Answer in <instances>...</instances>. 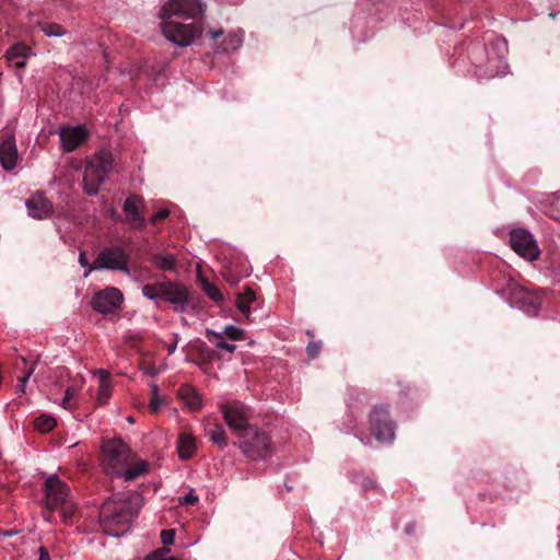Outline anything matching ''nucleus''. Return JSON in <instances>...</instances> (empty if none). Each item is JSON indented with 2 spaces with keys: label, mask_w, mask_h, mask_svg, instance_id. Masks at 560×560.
<instances>
[{
  "label": "nucleus",
  "mask_w": 560,
  "mask_h": 560,
  "mask_svg": "<svg viewBox=\"0 0 560 560\" xmlns=\"http://www.w3.org/2000/svg\"><path fill=\"white\" fill-rule=\"evenodd\" d=\"M127 420H128L129 422H133V419H132L131 417H128V418H127Z\"/></svg>",
  "instance_id": "nucleus-47"
},
{
  "label": "nucleus",
  "mask_w": 560,
  "mask_h": 560,
  "mask_svg": "<svg viewBox=\"0 0 560 560\" xmlns=\"http://www.w3.org/2000/svg\"><path fill=\"white\" fill-rule=\"evenodd\" d=\"M34 371H35V363L26 371L25 375L20 378L19 387H20L21 393L25 392L26 383H27L28 378L33 375Z\"/></svg>",
  "instance_id": "nucleus-37"
},
{
  "label": "nucleus",
  "mask_w": 560,
  "mask_h": 560,
  "mask_svg": "<svg viewBox=\"0 0 560 560\" xmlns=\"http://www.w3.org/2000/svg\"><path fill=\"white\" fill-rule=\"evenodd\" d=\"M142 505L136 492L117 493L106 500L100 510V524L109 536L118 537L129 530Z\"/></svg>",
  "instance_id": "nucleus-2"
},
{
  "label": "nucleus",
  "mask_w": 560,
  "mask_h": 560,
  "mask_svg": "<svg viewBox=\"0 0 560 560\" xmlns=\"http://www.w3.org/2000/svg\"><path fill=\"white\" fill-rule=\"evenodd\" d=\"M124 301V295L117 288H106L97 292L92 299V307L98 313L109 314L118 310Z\"/></svg>",
  "instance_id": "nucleus-10"
},
{
  "label": "nucleus",
  "mask_w": 560,
  "mask_h": 560,
  "mask_svg": "<svg viewBox=\"0 0 560 560\" xmlns=\"http://www.w3.org/2000/svg\"><path fill=\"white\" fill-rule=\"evenodd\" d=\"M198 501V497L195 494L194 489H191L186 495L179 498V503L182 504H194Z\"/></svg>",
  "instance_id": "nucleus-39"
},
{
  "label": "nucleus",
  "mask_w": 560,
  "mask_h": 560,
  "mask_svg": "<svg viewBox=\"0 0 560 560\" xmlns=\"http://www.w3.org/2000/svg\"><path fill=\"white\" fill-rule=\"evenodd\" d=\"M177 451L180 458H189L196 451L195 438L186 432H183L178 436Z\"/></svg>",
  "instance_id": "nucleus-21"
},
{
  "label": "nucleus",
  "mask_w": 560,
  "mask_h": 560,
  "mask_svg": "<svg viewBox=\"0 0 560 560\" xmlns=\"http://www.w3.org/2000/svg\"><path fill=\"white\" fill-rule=\"evenodd\" d=\"M37 560H51L48 550L44 546H40L38 548V559Z\"/></svg>",
  "instance_id": "nucleus-42"
},
{
  "label": "nucleus",
  "mask_w": 560,
  "mask_h": 560,
  "mask_svg": "<svg viewBox=\"0 0 560 560\" xmlns=\"http://www.w3.org/2000/svg\"><path fill=\"white\" fill-rule=\"evenodd\" d=\"M98 377L97 402L104 405L108 401L112 395V382L108 372L98 370L95 372Z\"/></svg>",
  "instance_id": "nucleus-19"
},
{
  "label": "nucleus",
  "mask_w": 560,
  "mask_h": 560,
  "mask_svg": "<svg viewBox=\"0 0 560 560\" xmlns=\"http://www.w3.org/2000/svg\"><path fill=\"white\" fill-rule=\"evenodd\" d=\"M242 37L237 34L229 35L226 38L228 47L225 49H236L242 45Z\"/></svg>",
  "instance_id": "nucleus-34"
},
{
  "label": "nucleus",
  "mask_w": 560,
  "mask_h": 560,
  "mask_svg": "<svg viewBox=\"0 0 560 560\" xmlns=\"http://www.w3.org/2000/svg\"><path fill=\"white\" fill-rule=\"evenodd\" d=\"M120 270L126 275H130L128 268V255L118 247L103 249L94 262L84 272V278L89 277L93 270Z\"/></svg>",
  "instance_id": "nucleus-6"
},
{
  "label": "nucleus",
  "mask_w": 560,
  "mask_h": 560,
  "mask_svg": "<svg viewBox=\"0 0 560 560\" xmlns=\"http://www.w3.org/2000/svg\"><path fill=\"white\" fill-rule=\"evenodd\" d=\"M43 33L48 37H60L66 34L63 27L57 23H49L42 26Z\"/></svg>",
  "instance_id": "nucleus-30"
},
{
  "label": "nucleus",
  "mask_w": 560,
  "mask_h": 560,
  "mask_svg": "<svg viewBox=\"0 0 560 560\" xmlns=\"http://www.w3.org/2000/svg\"><path fill=\"white\" fill-rule=\"evenodd\" d=\"M151 261L162 271L175 272L177 270L176 258L171 253L154 254L152 255Z\"/></svg>",
  "instance_id": "nucleus-20"
},
{
  "label": "nucleus",
  "mask_w": 560,
  "mask_h": 560,
  "mask_svg": "<svg viewBox=\"0 0 560 560\" xmlns=\"http://www.w3.org/2000/svg\"><path fill=\"white\" fill-rule=\"evenodd\" d=\"M56 424V418L47 413H42L34 420V428L40 433H47L51 431Z\"/></svg>",
  "instance_id": "nucleus-25"
},
{
  "label": "nucleus",
  "mask_w": 560,
  "mask_h": 560,
  "mask_svg": "<svg viewBox=\"0 0 560 560\" xmlns=\"http://www.w3.org/2000/svg\"><path fill=\"white\" fill-rule=\"evenodd\" d=\"M371 430L380 442H392L395 438V427L388 419L385 409L374 408L370 416Z\"/></svg>",
  "instance_id": "nucleus-9"
},
{
  "label": "nucleus",
  "mask_w": 560,
  "mask_h": 560,
  "mask_svg": "<svg viewBox=\"0 0 560 560\" xmlns=\"http://www.w3.org/2000/svg\"><path fill=\"white\" fill-rule=\"evenodd\" d=\"M209 439L212 443L219 445L221 448L228 445L226 434L221 425H215L208 431Z\"/></svg>",
  "instance_id": "nucleus-27"
},
{
  "label": "nucleus",
  "mask_w": 560,
  "mask_h": 560,
  "mask_svg": "<svg viewBox=\"0 0 560 560\" xmlns=\"http://www.w3.org/2000/svg\"><path fill=\"white\" fill-rule=\"evenodd\" d=\"M178 397L189 411H198L202 407L200 395L190 385H183L178 389Z\"/></svg>",
  "instance_id": "nucleus-17"
},
{
  "label": "nucleus",
  "mask_w": 560,
  "mask_h": 560,
  "mask_svg": "<svg viewBox=\"0 0 560 560\" xmlns=\"http://www.w3.org/2000/svg\"><path fill=\"white\" fill-rule=\"evenodd\" d=\"M175 345L170 347V352H173L175 350Z\"/></svg>",
  "instance_id": "nucleus-46"
},
{
  "label": "nucleus",
  "mask_w": 560,
  "mask_h": 560,
  "mask_svg": "<svg viewBox=\"0 0 560 560\" xmlns=\"http://www.w3.org/2000/svg\"><path fill=\"white\" fill-rule=\"evenodd\" d=\"M320 352V343L310 342L307 346V353L311 358H316Z\"/></svg>",
  "instance_id": "nucleus-40"
},
{
  "label": "nucleus",
  "mask_w": 560,
  "mask_h": 560,
  "mask_svg": "<svg viewBox=\"0 0 560 560\" xmlns=\"http://www.w3.org/2000/svg\"><path fill=\"white\" fill-rule=\"evenodd\" d=\"M31 48L26 46L23 43H16L12 45L7 51H5V59L9 62H14L16 68H25L26 66V58L30 56Z\"/></svg>",
  "instance_id": "nucleus-16"
},
{
  "label": "nucleus",
  "mask_w": 560,
  "mask_h": 560,
  "mask_svg": "<svg viewBox=\"0 0 560 560\" xmlns=\"http://www.w3.org/2000/svg\"><path fill=\"white\" fill-rule=\"evenodd\" d=\"M79 262L82 267H90L91 265H89V260L85 256V253L84 252H81L80 255H79Z\"/></svg>",
  "instance_id": "nucleus-43"
},
{
  "label": "nucleus",
  "mask_w": 560,
  "mask_h": 560,
  "mask_svg": "<svg viewBox=\"0 0 560 560\" xmlns=\"http://www.w3.org/2000/svg\"><path fill=\"white\" fill-rule=\"evenodd\" d=\"M148 470V463L145 460H139L133 463V457L129 462V465L126 466L124 472L120 477L125 480H133L140 476H143Z\"/></svg>",
  "instance_id": "nucleus-22"
},
{
  "label": "nucleus",
  "mask_w": 560,
  "mask_h": 560,
  "mask_svg": "<svg viewBox=\"0 0 560 560\" xmlns=\"http://www.w3.org/2000/svg\"><path fill=\"white\" fill-rule=\"evenodd\" d=\"M175 538V529H164L161 532V540L164 545H172Z\"/></svg>",
  "instance_id": "nucleus-36"
},
{
  "label": "nucleus",
  "mask_w": 560,
  "mask_h": 560,
  "mask_svg": "<svg viewBox=\"0 0 560 560\" xmlns=\"http://www.w3.org/2000/svg\"><path fill=\"white\" fill-rule=\"evenodd\" d=\"M224 420L230 429L235 432L238 436L244 431L253 429L254 427L248 424L249 409L241 402L224 404L221 407Z\"/></svg>",
  "instance_id": "nucleus-7"
},
{
  "label": "nucleus",
  "mask_w": 560,
  "mask_h": 560,
  "mask_svg": "<svg viewBox=\"0 0 560 560\" xmlns=\"http://www.w3.org/2000/svg\"><path fill=\"white\" fill-rule=\"evenodd\" d=\"M25 206L28 214L38 220L47 219L54 212L52 203L40 192L27 199Z\"/></svg>",
  "instance_id": "nucleus-14"
},
{
  "label": "nucleus",
  "mask_w": 560,
  "mask_h": 560,
  "mask_svg": "<svg viewBox=\"0 0 560 560\" xmlns=\"http://www.w3.org/2000/svg\"><path fill=\"white\" fill-rule=\"evenodd\" d=\"M162 287V300L171 303L175 311L184 312L189 303L187 287L173 281H164Z\"/></svg>",
  "instance_id": "nucleus-12"
},
{
  "label": "nucleus",
  "mask_w": 560,
  "mask_h": 560,
  "mask_svg": "<svg viewBox=\"0 0 560 560\" xmlns=\"http://www.w3.org/2000/svg\"><path fill=\"white\" fill-rule=\"evenodd\" d=\"M141 203V198L133 196L127 198L124 202V212L126 213L128 221L137 223V226L144 228V218L139 212L138 206Z\"/></svg>",
  "instance_id": "nucleus-18"
},
{
  "label": "nucleus",
  "mask_w": 560,
  "mask_h": 560,
  "mask_svg": "<svg viewBox=\"0 0 560 560\" xmlns=\"http://www.w3.org/2000/svg\"><path fill=\"white\" fill-rule=\"evenodd\" d=\"M18 150L13 136H8L0 144V163L7 171L16 166Z\"/></svg>",
  "instance_id": "nucleus-15"
},
{
  "label": "nucleus",
  "mask_w": 560,
  "mask_h": 560,
  "mask_svg": "<svg viewBox=\"0 0 560 560\" xmlns=\"http://www.w3.org/2000/svg\"><path fill=\"white\" fill-rule=\"evenodd\" d=\"M12 535H14V533H13V532H5V533H4V536H12Z\"/></svg>",
  "instance_id": "nucleus-45"
},
{
  "label": "nucleus",
  "mask_w": 560,
  "mask_h": 560,
  "mask_svg": "<svg viewBox=\"0 0 560 560\" xmlns=\"http://www.w3.org/2000/svg\"><path fill=\"white\" fill-rule=\"evenodd\" d=\"M256 300L255 293L252 289H246L243 293L238 294L236 300L237 310L247 318L250 313V304Z\"/></svg>",
  "instance_id": "nucleus-24"
},
{
  "label": "nucleus",
  "mask_w": 560,
  "mask_h": 560,
  "mask_svg": "<svg viewBox=\"0 0 560 560\" xmlns=\"http://www.w3.org/2000/svg\"><path fill=\"white\" fill-rule=\"evenodd\" d=\"M59 509H60L61 517L65 523H68L69 521L72 520L74 512H75V506L70 499L68 501H66L65 503L60 504Z\"/></svg>",
  "instance_id": "nucleus-31"
},
{
  "label": "nucleus",
  "mask_w": 560,
  "mask_h": 560,
  "mask_svg": "<svg viewBox=\"0 0 560 560\" xmlns=\"http://www.w3.org/2000/svg\"><path fill=\"white\" fill-rule=\"evenodd\" d=\"M162 282L145 284L142 287V294L149 300L162 299Z\"/></svg>",
  "instance_id": "nucleus-29"
},
{
  "label": "nucleus",
  "mask_w": 560,
  "mask_h": 560,
  "mask_svg": "<svg viewBox=\"0 0 560 560\" xmlns=\"http://www.w3.org/2000/svg\"><path fill=\"white\" fill-rule=\"evenodd\" d=\"M170 552L168 548H163L156 552H154L150 560H177L175 557L167 556Z\"/></svg>",
  "instance_id": "nucleus-35"
},
{
  "label": "nucleus",
  "mask_w": 560,
  "mask_h": 560,
  "mask_svg": "<svg viewBox=\"0 0 560 560\" xmlns=\"http://www.w3.org/2000/svg\"><path fill=\"white\" fill-rule=\"evenodd\" d=\"M200 284L202 291L207 294V296L213 302H220L223 300V295L221 291L211 282H209L206 278L199 277Z\"/></svg>",
  "instance_id": "nucleus-26"
},
{
  "label": "nucleus",
  "mask_w": 560,
  "mask_h": 560,
  "mask_svg": "<svg viewBox=\"0 0 560 560\" xmlns=\"http://www.w3.org/2000/svg\"><path fill=\"white\" fill-rule=\"evenodd\" d=\"M114 170V159L109 151L101 150L86 163L83 175V188L90 196L98 192L107 175Z\"/></svg>",
  "instance_id": "nucleus-4"
},
{
  "label": "nucleus",
  "mask_w": 560,
  "mask_h": 560,
  "mask_svg": "<svg viewBox=\"0 0 560 560\" xmlns=\"http://www.w3.org/2000/svg\"><path fill=\"white\" fill-rule=\"evenodd\" d=\"M238 447L250 459H265L272 453L269 435L254 427L240 434Z\"/></svg>",
  "instance_id": "nucleus-5"
},
{
  "label": "nucleus",
  "mask_w": 560,
  "mask_h": 560,
  "mask_svg": "<svg viewBox=\"0 0 560 560\" xmlns=\"http://www.w3.org/2000/svg\"><path fill=\"white\" fill-rule=\"evenodd\" d=\"M74 396V389L69 387L66 389L65 392V396L60 402V406L65 409H70L71 406H70V399Z\"/></svg>",
  "instance_id": "nucleus-38"
},
{
  "label": "nucleus",
  "mask_w": 560,
  "mask_h": 560,
  "mask_svg": "<svg viewBox=\"0 0 560 560\" xmlns=\"http://www.w3.org/2000/svg\"><path fill=\"white\" fill-rule=\"evenodd\" d=\"M203 12L205 4L199 0L166 1L159 13L163 35L178 46H189L201 35L198 22Z\"/></svg>",
  "instance_id": "nucleus-1"
},
{
  "label": "nucleus",
  "mask_w": 560,
  "mask_h": 560,
  "mask_svg": "<svg viewBox=\"0 0 560 560\" xmlns=\"http://www.w3.org/2000/svg\"><path fill=\"white\" fill-rule=\"evenodd\" d=\"M69 487L57 476H49L45 481L46 506L49 510L58 509L60 504L70 499Z\"/></svg>",
  "instance_id": "nucleus-11"
},
{
  "label": "nucleus",
  "mask_w": 560,
  "mask_h": 560,
  "mask_svg": "<svg viewBox=\"0 0 560 560\" xmlns=\"http://www.w3.org/2000/svg\"><path fill=\"white\" fill-rule=\"evenodd\" d=\"M223 334L231 340H242L244 338V330L233 325L225 326Z\"/></svg>",
  "instance_id": "nucleus-32"
},
{
  "label": "nucleus",
  "mask_w": 560,
  "mask_h": 560,
  "mask_svg": "<svg viewBox=\"0 0 560 560\" xmlns=\"http://www.w3.org/2000/svg\"><path fill=\"white\" fill-rule=\"evenodd\" d=\"M206 337L207 339L214 345L215 349L218 351H226L229 352L230 354H233V352L235 351L236 349V346L235 345H232V343H228L223 340V334L222 332H217L212 329H209L207 328L206 329Z\"/></svg>",
  "instance_id": "nucleus-23"
},
{
  "label": "nucleus",
  "mask_w": 560,
  "mask_h": 560,
  "mask_svg": "<svg viewBox=\"0 0 560 560\" xmlns=\"http://www.w3.org/2000/svg\"><path fill=\"white\" fill-rule=\"evenodd\" d=\"M101 463L109 477H120L132 458L130 447L120 439L104 440L101 447Z\"/></svg>",
  "instance_id": "nucleus-3"
},
{
  "label": "nucleus",
  "mask_w": 560,
  "mask_h": 560,
  "mask_svg": "<svg viewBox=\"0 0 560 560\" xmlns=\"http://www.w3.org/2000/svg\"><path fill=\"white\" fill-rule=\"evenodd\" d=\"M162 404H163V400L159 395V387H158V385L153 384L151 386V400H150V406H151L152 411L156 412L160 409V407L162 406Z\"/></svg>",
  "instance_id": "nucleus-33"
},
{
  "label": "nucleus",
  "mask_w": 560,
  "mask_h": 560,
  "mask_svg": "<svg viewBox=\"0 0 560 560\" xmlns=\"http://www.w3.org/2000/svg\"><path fill=\"white\" fill-rule=\"evenodd\" d=\"M222 34V31L211 32L210 35L212 38H218Z\"/></svg>",
  "instance_id": "nucleus-44"
},
{
  "label": "nucleus",
  "mask_w": 560,
  "mask_h": 560,
  "mask_svg": "<svg viewBox=\"0 0 560 560\" xmlns=\"http://www.w3.org/2000/svg\"><path fill=\"white\" fill-rule=\"evenodd\" d=\"M520 307L527 314L536 315L539 305L533 296L524 294L520 298Z\"/></svg>",
  "instance_id": "nucleus-28"
},
{
  "label": "nucleus",
  "mask_w": 560,
  "mask_h": 560,
  "mask_svg": "<svg viewBox=\"0 0 560 560\" xmlns=\"http://www.w3.org/2000/svg\"><path fill=\"white\" fill-rule=\"evenodd\" d=\"M61 147L67 152H72L81 147L89 138L88 130L81 126H62L59 129Z\"/></svg>",
  "instance_id": "nucleus-13"
},
{
  "label": "nucleus",
  "mask_w": 560,
  "mask_h": 560,
  "mask_svg": "<svg viewBox=\"0 0 560 560\" xmlns=\"http://www.w3.org/2000/svg\"><path fill=\"white\" fill-rule=\"evenodd\" d=\"M511 247L527 260H535L539 249L533 235L524 229H513L510 235Z\"/></svg>",
  "instance_id": "nucleus-8"
},
{
  "label": "nucleus",
  "mask_w": 560,
  "mask_h": 560,
  "mask_svg": "<svg viewBox=\"0 0 560 560\" xmlns=\"http://www.w3.org/2000/svg\"><path fill=\"white\" fill-rule=\"evenodd\" d=\"M170 214V211L167 209H161L159 211H156L152 218H151V222L152 223H156L161 220H164L165 218H167Z\"/></svg>",
  "instance_id": "nucleus-41"
}]
</instances>
